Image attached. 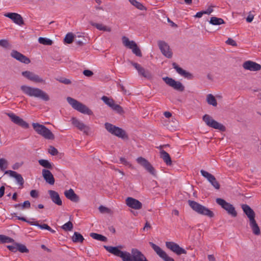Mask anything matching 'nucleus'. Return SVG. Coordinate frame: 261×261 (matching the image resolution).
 I'll list each match as a JSON object with an SVG mask.
<instances>
[{
  "label": "nucleus",
  "mask_w": 261,
  "mask_h": 261,
  "mask_svg": "<svg viewBox=\"0 0 261 261\" xmlns=\"http://www.w3.org/2000/svg\"><path fill=\"white\" fill-rule=\"evenodd\" d=\"M103 247L109 252L120 257L122 261H148L145 255L136 248L132 249L131 253H130L127 251L120 250L119 248H121V246H104Z\"/></svg>",
  "instance_id": "obj_1"
},
{
  "label": "nucleus",
  "mask_w": 261,
  "mask_h": 261,
  "mask_svg": "<svg viewBox=\"0 0 261 261\" xmlns=\"http://www.w3.org/2000/svg\"><path fill=\"white\" fill-rule=\"evenodd\" d=\"M20 89L28 96L37 97L45 101L49 100L48 95L39 88L22 85L20 87Z\"/></svg>",
  "instance_id": "obj_2"
},
{
  "label": "nucleus",
  "mask_w": 261,
  "mask_h": 261,
  "mask_svg": "<svg viewBox=\"0 0 261 261\" xmlns=\"http://www.w3.org/2000/svg\"><path fill=\"white\" fill-rule=\"evenodd\" d=\"M188 203L192 209L199 214L206 216L209 218L214 217V213L206 207L193 200H188Z\"/></svg>",
  "instance_id": "obj_3"
},
{
  "label": "nucleus",
  "mask_w": 261,
  "mask_h": 261,
  "mask_svg": "<svg viewBox=\"0 0 261 261\" xmlns=\"http://www.w3.org/2000/svg\"><path fill=\"white\" fill-rule=\"evenodd\" d=\"M67 101L71 106V107L76 111L88 115H91L93 114V112L91 110H90L86 105L79 102L77 100L72 97H68L67 98Z\"/></svg>",
  "instance_id": "obj_4"
},
{
  "label": "nucleus",
  "mask_w": 261,
  "mask_h": 261,
  "mask_svg": "<svg viewBox=\"0 0 261 261\" xmlns=\"http://www.w3.org/2000/svg\"><path fill=\"white\" fill-rule=\"evenodd\" d=\"M32 126L35 132L45 139L49 140H54L55 139L54 135L44 125L38 123H33Z\"/></svg>",
  "instance_id": "obj_5"
},
{
  "label": "nucleus",
  "mask_w": 261,
  "mask_h": 261,
  "mask_svg": "<svg viewBox=\"0 0 261 261\" xmlns=\"http://www.w3.org/2000/svg\"><path fill=\"white\" fill-rule=\"evenodd\" d=\"M105 127L108 132L113 135L123 139L127 138L125 132L119 127L108 122L105 123Z\"/></svg>",
  "instance_id": "obj_6"
},
{
  "label": "nucleus",
  "mask_w": 261,
  "mask_h": 261,
  "mask_svg": "<svg viewBox=\"0 0 261 261\" xmlns=\"http://www.w3.org/2000/svg\"><path fill=\"white\" fill-rule=\"evenodd\" d=\"M123 44L126 47L131 49L132 52L138 57H142V53L140 49L138 46L137 43L134 41H130L125 36L122 38Z\"/></svg>",
  "instance_id": "obj_7"
},
{
  "label": "nucleus",
  "mask_w": 261,
  "mask_h": 261,
  "mask_svg": "<svg viewBox=\"0 0 261 261\" xmlns=\"http://www.w3.org/2000/svg\"><path fill=\"white\" fill-rule=\"evenodd\" d=\"M202 119L206 124L210 127L219 129L222 132H225L226 130V127L224 125L212 119L209 115L205 114L203 116Z\"/></svg>",
  "instance_id": "obj_8"
},
{
  "label": "nucleus",
  "mask_w": 261,
  "mask_h": 261,
  "mask_svg": "<svg viewBox=\"0 0 261 261\" xmlns=\"http://www.w3.org/2000/svg\"><path fill=\"white\" fill-rule=\"evenodd\" d=\"M216 201L218 204L226 211L228 214L231 215L233 217L237 216V213L235 210V208L231 204L226 202L225 200L220 198H217Z\"/></svg>",
  "instance_id": "obj_9"
},
{
  "label": "nucleus",
  "mask_w": 261,
  "mask_h": 261,
  "mask_svg": "<svg viewBox=\"0 0 261 261\" xmlns=\"http://www.w3.org/2000/svg\"><path fill=\"white\" fill-rule=\"evenodd\" d=\"M163 80L167 85L177 91L183 92L185 90V86L179 81H176L173 79L168 76L163 77Z\"/></svg>",
  "instance_id": "obj_10"
},
{
  "label": "nucleus",
  "mask_w": 261,
  "mask_h": 261,
  "mask_svg": "<svg viewBox=\"0 0 261 261\" xmlns=\"http://www.w3.org/2000/svg\"><path fill=\"white\" fill-rule=\"evenodd\" d=\"M137 162L138 164L143 166L150 174L155 177L156 176L155 169L145 158L139 157L137 159Z\"/></svg>",
  "instance_id": "obj_11"
},
{
  "label": "nucleus",
  "mask_w": 261,
  "mask_h": 261,
  "mask_svg": "<svg viewBox=\"0 0 261 261\" xmlns=\"http://www.w3.org/2000/svg\"><path fill=\"white\" fill-rule=\"evenodd\" d=\"M72 124L78 129L83 132L86 135H89L90 127L84 124L83 122L78 120L76 118L72 117L71 119Z\"/></svg>",
  "instance_id": "obj_12"
},
{
  "label": "nucleus",
  "mask_w": 261,
  "mask_h": 261,
  "mask_svg": "<svg viewBox=\"0 0 261 261\" xmlns=\"http://www.w3.org/2000/svg\"><path fill=\"white\" fill-rule=\"evenodd\" d=\"M150 245L151 246L156 253L165 261H175L174 259L169 256L167 253L163 250L159 246L153 243L149 242Z\"/></svg>",
  "instance_id": "obj_13"
},
{
  "label": "nucleus",
  "mask_w": 261,
  "mask_h": 261,
  "mask_svg": "<svg viewBox=\"0 0 261 261\" xmlns=\"http://www.w3.org/2000/svg\"><path fill=\"white\" fill-rule=\"evenodd\" d=\"M6 115L9 117L11 120L15 124L24 128H28L29 126V124L24 121L22 118L16 115L13 113H7Z\"/></svg>",
  "instance_id": "obj_14"
},
{
  "label": "nucleus",
  "mask_w": 261,
  "mask_h": 261,
  "mask_svg": "<svg viewBox=\"0 0 261 261\" xmlns=\"http://www.w3.org/2000/svg\"><path fill=\"white\" fill-rule=\"evenodd\" d=\"M166 246L177 255H179L187 253V251L185 249L180 247L177 244L173 242H166Z\"/></svg>",
  "instance_id": "obj_15"
},
{
  "label": "nucleus",
  "mask_w": 261,
  "mask_h": 261,
  "mask_svg": "<svg viewBox=\"0 0 261 261\" xmlns=\"http://www.w3.org/2000/svg\"><path fill=\"white\" fill-rule=\"evenodd\" d=\"M200 173L216 189L219 190L220 189V184L213 175L204 170H201Z\"/></svg>",
  "instance_id": "obj_16"
},
{
  "label": "nucleus",
  "mask_w": 261,
  "mask_h": 261,
  "mask_svg": "<svg viewBox=\"0 0 261 261\" xmlns=\"http://www.w3.org/2000/svg\"><path fill=\"white\" fill-rule=\"evenodd\" d=\"M158 44L163 55L168 58H171L172 56V53L168 44L165 41L161 40L158 42Z\"/></svg>",
  "instance_id": "obj_17"
},
{
  "label": "nucleus",
  "mask_w": 261,
  "mask_h": 261,
  "mask_svg": "<svg viewBox=\"0 0 261 261\" xmlns=\"http://www.w3.org/2000/svg\"><path fill=\"white\" fill-rule=\"evenodd\" d=\"M10 55L13 58L24 64H28L31 62L29 58L16 50H12Z\"/></svg>",
  "instance_id": "obj_18"
},
{
  "label": "nucleus",
  "mask_w": 261,
  "mask_h": 261,
  "mask_svg": "<svg viewBox=\"0 0 261 261\" xmlns=\"http://www.w3.org/2000/svg\"><path fill=\"white\" fill-rule=\"evenodd\" d=\"M21 74L24 77L32 82L35 83H42L44 82L43 80L41 77L33 72L25 71L22 72Z\"/></svg>",
  "instance_id": "obj_19"
},
{
  "label": "nucleus",
  "mask_w": 261,
  "mask_h": 261,
  "mask_svg": "<svg viewBox=\"0 0 261 261\" xmlns=\"http://www.w3.org/2000/svg\"><path fill=\"white\" fill-rule=\"evenodd\" d=\"M126 204L135 210H140L142 207V204L138 200L132 197H127L125 200Z\"/></svg>",
  "instance_id": "obj_20"
},
{
  "label": "nucleus",
  "mask_w": 261,
  "mask_h": 261,
  "mask_svg": "<svg viewBox=\"0 0 261 261\" xmlns=\"http://www.w3.org/2000/svg\"><path fill=\"white\" fill-rule=\"evenodd\" d=\"M4 16L11 19L15 23L21 25L24 24V21L21 16L16 13H7Z\"/></svg>",
  "instance_id": "obj_21"
},
{
  "label": "nucleus",
  "mask_w": 261,
  "mask_h": 261,
  "mask_svg": "<svg viewBox=\"0 0 261 261\" xmlns=\"http://www.w3.org/2000/svg\"><path fill=\"white\" fill-rule=\"evenodd\" d=\"M243 67L245 69L253 71L259 70L261 68L260 65L251 61L245 62Z\"/></svg>",
  "instance_id": "obj_22"
},
{
  "label": "nucleus",
  "mask_w": 261,
  "mask_h": 261,
  "mask_svg": "<svg viewBox=\"0 0 261 261\" xmlns=\"http://www.w3.org/2000/svg\"><path fill=\"white\" fill-rule=\"evenodd\" d=\"M172 66L176 70V72L180 75L189 80L193 79V76L192 73L179 67L176 63H173Z\"/></svg>",
  "instance_id": "obj_23"
},
{
  "label": "nucleus",
  "mask_w": 261,
  "mask_h": 261,
  "mask_svg": "<svg viewBox=\"0 0 261 261\" xmlns=\"http://www.w3.org/2000/svg\"><path fill=\"white\" fill-rule=\"evenodd\" d=\"M244 213L248 218L249 221L254 220L255 214L253 210L247 204H243L241 205Z\"/></svg>",
  "instance_id": "obj_24"
},
{
  "label": "nucleus",
  "mask_w": 261,
  "mask_h": 261,
  "mask_svg": "<svg viewBox=\"0 0 261 261\" xmlns=\"http://www.w3.org/2000/svg\"><path fill=\"white\" fill-rule=\"evenodd\" d=\"M48 193L52 201L58 205H62V201L58 193L54 190H48Z\"/></svg>",
  "instance_id": "obj_25"
},
{
  "label": "nucleus",
  "mask_w": 261,
  "mask_h": 261,
  "mask_svg": "<svg viewBox=\"0 0 261 261\" xmlns=\"http://www.w3.org/2000/svg\"><path fill=\"white\" fill-rule=\"evenodd\" d=\"M65 197L72 202H77L80 200L79 196L76 194L73 189H70L64 192Z\"/></svg>",
  "instance_id": "obj_26"
},
{
  "label": "nucleus",
  "mask_w": 261,
  "mask_h": 261,
  "mask_svg": "<svg viewBox=\"0 0 261 261\" xmlns=\"http://www.w3.org/2000/svg\"><path fill=\"white\" fill-rule=\"evenodd\" d=\"M42 176L45 181L49 184L53 185L55 183V178L51 172L47 169L42 170Z\"/></svg>",
  "instance_id": "obj_27"
},
{
  "label": "nucleus",
  "mask_w": 261,
  "mask_h": 261,
  "mask_svg": "<svg viewBox=\"0 0 261 261\" xmlns=\"http://www.w3.org/2000/svg\"><path fill=\"white\" fill-rule=\"evenodd\" d=\"M5 174H9L10 176L14 177L19 185L21 186H23L24 184V180L21 174L12 170H7L5 171Z\"/></svg>",
  "instance_id": "obj_28"
},
{
  "label": "nucleus",
  "mask_w": 261,
  "mask_h": 261,
  "mask_svg": "<svg viewBox=\"0 0 261 261\" xmlns=\"http://www.w3.org/2000/svg\"><path fill=\"white\" fill-rule=\"evenodd\" d=\"M249 225L252 229L253 233L255 235L258 236L260 233V231L259 226H258L255 220H253L249 221Z\"/></svg>",
  "instance_id": "obj_29"
},
{
  "label": "nucleus",
  "mask_w": 261,
  "mask_h": 261,
  "mask_svg": "<svg viewBox=\"0 0 261 261\" xmlns=\"http://www.w3.org/2000/svg\"><path fill=\"white\" fill-rule=\"evenodd\" d=\"M90 23L91 25L95 27L98 30L108 32H110L111 31V28L110 27L105 25L102 23H95L93 21H90Z\"/></svg>",
  "instance_id": "obj_30"
},
{
  "label": "nucleus",
  "mask_w": 261,
  "mask_h": 261,
  "mask_svg": "<svg viewBox=\"0 0 261 261\" xmlns=\"http://www.w3.org/2000/svg\"><path fill=\"white\" fill-rule=\"evenodd\" d=\"M161 157L167 165H171L172 161L169 154L164 150L160 151Z\"/></svg>",
  "instance_id": "obj_31"
},
{
  "label": "nucleus",
  "mask_w": 261,
  "mask_h": 261,
  "mask_svg": "<svg viewBox=\"0 0 261 261\" xmlns=\"http://www.w3.org/2000/svg\"><path fill=\"white\" fill-rule=\"evenodd\" d=\"M209 22L214 25H218L225 23V21L223 19L216 17H212Z\"/></svg>",
  "instance_id": "obj_32"
},
{
  "label": "nucleus",
  "mask_w": 261,
  "mask_h": 261,
  "mask_svg": "<svg viewBox=\"0 0 261 261\" xmlns=\"http://www.w3.org/2000/svg\"><path fill=\"white\" fill-rule=\"evenodd\" d=\"M72 240L74 243H82L84 238L80 233L74 232L72 237Z\"/></svg>",
  "instance_id": "obj_33"
},
{
  "label": "nucleus",
  "mask_w": 261,
  "mask_h": 261,
  "mask_svg": "<svg viewBox=\"0 0 261 261\" xmlns=\"http://www.w3.org/2000/svg\"><path fill=\"white\" fill-rule=\"evenodd\" d=\"M206 101L208 104L212 105L214 107H216L217 102L215 96L212 94H208L206 96Z\"/></svg>",
  "instance_id": "obj_34"
},
{
  "label": "nucleus",
  "mask_w": 261,
  "mask_h": 261,
  "mask_svg": "<svg viewBox=\"0 0 261 261\" xmlns=\"http://www.w3.org/2000/svg\"><path fill=\"white\" fill-rule=\"evenodd\" d=\"M90 236L95 240L102 242H106L107 241V237L96 233L91 232L90 233Z\"/></svg>",
  "instance_id": "obj_35"
},
{
  "label": "nucleus",
  "mask_w": 261,
  "mask_h": 261,
  "mask_svg": "<svg viewBox=\"0 0 261 261\" xmlns=\"http://www.w3.org/2000/svg\"><path fill=\"white\" fill-rule=\"evenodd\" d=\"M139 74L146 79H150L152 77L151 73L147 70H145L143 67H141L139 71Z\"/></svg>",
  "instance_id": "obj_36"
},
{
  "label": "nucleus",
  "mask_w": 261,
  "mask_h": 261,
  "mask_svg": "<svg viewBox=\"0 0 261 261\" xmlns=\"http://www.w3.org/2000/svg\"><path fill=\"white\" fill-rule=\"evenodd\" d=\"M14 207L16 208L21 207L22 210H24L25 208H30L31 207V203L29 200H26L24 201L23 203H18L14 205Z\"/></svg>",
  "instance_id": "obj_37"
},
{
  "label": "nucleus",
  "mask_w": 261,
  "mask_h": 261,
  "mask_svg": "<svg viewBox=\"0 0 261 261\" xmlns=\"http://www.w3.org/2000/svg\"><path fill=\"white\" fill-rule=\"evenodd\" d=\"M38 162L41 166L44 168L49 169L53 168L52 164L48 160L40 159L38 161Z\"/></svg>",
  "instance_id": "obj_38"
},
{
  "label": "nucleus",
  "mask_w": 261,
  "mask_h": 261,
  "mask_svg": "<svg viewBox=\"0 0 261 261\" xmlns=\"http://www.w3.org/2000/svg\"><path fill=\"white\" fill-rule=\"evenodd\" d=\"M101 100L108 106L112 108L113 105L115 103L114 100L112 98H110L109 97L106 96H103L101 97Z\"/></svg>",
  "instance_id": "obj_39"
},
{
  "label": "nucleus",
  "mask_w": 261,
  "mask_h": 261,
  "mask_svg": "<svg viewBox=\"0 0 261 261\" xmlns=\"http://www.w3.org/2000/svg\"><path fill=\"white\" fill-rule=\"evenodd\" d=\"M13 242H14V240L12 238L5 235L0 234V244L9 243Z\"/></svg>",
  "instance_id": "obj_40"
},
{
  "label": "nucleus",
  "mask_w": 261,
  "mask_h": 261,
  "mask_svg": "<svg viewBox=\"0 0 261 261\" xmlns=\"http://www.w3.org/2000/svg\"><path fill=\"white\" fill-rule=\"evenodd\" d=\"M38 41L40 44L46 45H51L53 43L51 40L43 37L39 38Z\"/></svg>",
  "instance_id": "obj_41"
},
{
  "label": "nucleus",
  "mask_w": 261,
  "mask_h": 261,
  "mask_svg": "<svg viewBox=\"0 0 261 261\" xmlns=\"http://www.w3.org/2000/svg\"><path fill=\"white\" fill-rule=\"evenodd\" d=\"M74 35L71 33H68L64 38V42L67 44L71 43L73 41Z\"/></svg>",
  "instance_id": "obj_42"
},
{
  "label": "nucleus",
  "mask_w": 261,
  "mask_h": 261,
  "mask_svg": "<svg viewBox=\"0 0 261 261\" xmlns=\"http://www.w3.org/2000/svg\"><path fill=\"white\" fill-rule=\"evenodd\" d=\"M129 2L133 6H135L137 8L140 10H143L145 9L144 6L142 4L137 1L136 0H129Z\"/></svg>",
  "instance_id": "obj_43"
},
{
  "label": "nucleus",
  "mask_w": 261,
  "mask_h": 261,
  "mask_svg": "<svg viewBox=\"0 0 261 261\" xmlns=\"http://www.w3.org/2000/svg\"><path fill=\"white\" fill-rule=\"evenodd\" d=\"M17 251L21 253H28L29 252V249L24 245L18 243L17 244Z\"/></svg>",
  "instance_id": "obj_44"
},
{
  "label": "nucleus",
  "mask_w": 261,
  "mask_h": 261,
  "mask_svg": "<svg viewBox=\"0 0 261 261\" xmlns=\"http://www.w3.org/2000/svg\"><path fill=\"white\" fill-rule=\"evenodd\" d=\"M62 228L65 231H71L73 228V224L71 222L68 221L62 226Z\"/></svg>",
  "instance_id": "obj_45"
},
{
  "label": "nucleus",
  "mask_w": 261,
  "mask_h": 261,
  "mask_svg": "<svg viewBox=\"0 0 261 261\" xmlns=\"http://www.w3.org/2000/svg\"><path fill=\"white\" fill-rule=\"evenodd\" d=\"M8 163L6 160L3 158L0 159V169L4 171L7 168Z\"/></svg>",
  "instance_id": "obj_46"
},
{
  "label": "nucleus",
  "mask_w": 261,
  "mask_h": 261,
  "mask_svg": "<svg viewBox=\"0 0 261 261\" xmlns=\"http://www.w3.org/2000/svg\"><path fill=\"white\" fill-rule=\"evenodd\" d=\"M0 46L5 48H10L11 47L8 41L6 39L0 40Z\"/></svg>",
  "instance_id": "obj_47"
},
{
  "label": "nucleus",
  "mask_w": 261,
  "mask_h": 261,
  "mask_svg": "<svg viewBox=\"0 0 261 261\" xmlns=\"http://www.w3.org/2000/svg\"><path fill=\"white\" fill-rule=\"evenodd\" d=\"M111 108L119 114H122L123 113L122 108L117 104L114 103Z\"/></svg>",
  "instance_id": "obj_48"
},
{
  "label": "nucleus",
  "mask_w": 261,
  "mask_h": 261,
  "mask_svg": "<svg viewBox=\"0 0 261 261\" xmlns=\"http://www.w3.org/2000/svg\"><path fill=\"white\" fill-rule=\"evenodd\" d=\"M12 243H14L12 245H8L7 247L11 252H16L17 251L18 243L14 242V241Z\"/></svg>",
  "instance_id": "obj_49"
},
{
  "label": "nucleus",
  "mask_w": 261,
  "mask_h": 261,
  "mask_svg": "<svg viewBox=\"0 0 261 261\" xmlns=\"http://www.w3.org/2000/svg\"><path fill=\"white\" fill-rule=\"evenodd\" d=\"M48 152L52 155H56L58 153V151L55 147L50 146L48 149Z\"/></svg>",
  "instance_id": "obj_50"
},
{
  "label": "nucleus",
  "mask_w": 261,
  "mask_h": 261,
  "mask_svg": "<svg viewBox=\"0 0 261 261\" xmlns=\"http://www.w3.org/2000/svg\"><path fill=\"white\" fill-rule=\"evenodd\" d=\"M98 210L101 213H109L110 212V210L103 205L99 206Z\"/></svg>",
  "instance_id": "obj_51"
},
{
  "label": "nucleus",
  "mask_w": 261,
  "mask_h": 261,
  "mask_svg": "<svg viewBox=\"0 0 261 261\" xmlns=\"http://www.w3.org/2000/svg\"><path fill=\"white\" fill-rule=\"evenodd\" d=\"M36 226H38L41 229H46V230L50 229V227L46 224H40L38 223V224L36 225Z\"/></svg>",
  "instance_id": "obj_52"
},
{
  "label": "nucleus",
  "mask_w": 261,
  "mask_h": 261,
  "mask_svg": "<svg viewBox=\"0 0 261 261\" xmlns=\"http://www.w3.org/2000/svg\"><path fill=\"white\" fill-rule=\"evenodd\" d=\"M226 43L232 46H236L237 45L236 42L230 38L226 41Z\"/></svg>",
  "instance_id": "obj_53"
},
{
  "label": "nucleus",
  "mask_w": 261,
  "mask_h": 261,
  "mask_svg": "<svg viewBox=\"0 0 261 261\" xmlns=\"http://www.w3.org/2000/svg\"><path fill=\"white\" fill-rule=\"evenodd\" d=\"M83 73L84 75L88 77H91L93 75V72L92 71L88 69L84 70Z\"/></svg>",
  "instance_id": "obj_54"
},
{
  "label": "nucleus",
  "mask_w": 261,
  "mask_h": 261,
  "mask_svg": "<svg viewBox=\"0 0 261 261\" xmlns=\"http://www.w3.org/2000/svg\"><path fill=\"white\" fill-rule=\"evenodd\" d=\"M129 62L138 71H139L140 68L142 67V66L140 64L137 63L133 62V61H129Z\"/></svg>",
  "instance_id": "obj_55"
},
{
  "label": "nucleus",
  "mask_w": 261,
  "mask_h": 261,
  "mask_svg": "<svg viewBox=\"0 0 261 261\" xmlns=\"http://www.w3.org/2000/svg\"><path fill=\"white\" fill-rule=\"evenodd\" d=\"M30 195L33 198H37L38 197V192L35 190H32L30 192Z\"/></svg>",
  "instance_id": "obj_56"
},
{
  "label": "nucleus",
  "mask_w": 261,
  "mask_h": 261,
  "mask_svg": "<svg viewBox=\"0 0 261 261\" xmlns=\"http://www.w3.org/2000/svg\"><path fill=\"white\" fill-rule=\"evenodd\" d=\"M254 18V15L251 14V12L249 13L248 16L246 18V21L248 22H251Z\"/></svg>",
  "instance_id": "obj_57"
},
{
  "label": "nucleus",
  "mask_w": 261,
  "mask_h": 261,
  "mask_svg": "<svg viewBox=\"0 0 261 261\" xmlns=\"http://www.w3.org/2000/svg\"><path fill=\"white\" fill-rule=\"evenodd\" d=\"M59 81H60V82H61L62 83L67 84V85L71 84L70 80L69 79H67L62 78L59 80Z\"/></svg>",
  "instance_id": "obj_58"
},
{
  "label": "nucleus",
  "mask_w": 261,
  "mask_h": 261,
  "mask_svg": "<svg viewBox=\"0 0 261 261\" xmlns=\"http://www.w3.org/2000/svg\"><path fill=\"white\" fill-rule=\"evenodd\" d=\"M120 161L121 162V163L125 165H129L130 166H131V164L128 161H127V160L124 158H120Z\"/></svg>",
  "instance_id": "obj_59"
},
{
  "label": "nucleus",
  "mask_w": 261,
  "mask_h": 261,
  "mask_svg": "<svg viewBox=\"0 0 261 261\" xmlns=\"http://www.w3.org/2000/svg\"><path fill=\"white\" fill-rule=\"evenodd\" d=\"M213 6H210L206 10L203 11L205 12V14L210 15L211 13H212L213 12Z\"/></svg>",
  "instance_id": "obj_60"
},
{
  "label": "nucleus",
  "mask_w": 261,
  "mask_h": 261,
  "mask_svg": "<svg viewBox=\"0 0 261 261\" xmlns=\"http://www.w3.org/2000/svg\"><path fill=\"white\" fill-rule=\"evenodd\" d=\"M203 14H205V12L203 11L197 12L194 16L195 17L201 18Z\"/></svg>",
  "instance_id": "obj_61"
},
{
  "label": "nucleus",
  "mask_w": 261,
  "mask_h": 261,
  "mask_svg": "<svg viewBox=\"0 0 261 261\" xmlns=\"http://www.w3.org/2000/svg\"><path fill=\"white\" fill-rule=\"evenodd\" d=\"M5 187L2 186L0 187V198H2L5 193Z\"/></svg>",
  "instance_id": "obj_62"
},
{
  "label": "nucleus",
  "mask_w": 261,
  "mask_h": 261,
  "mask_svg": "<svg viewBox=\"0 0 261 261\" xmlns=\"http://www.w3.org/2000/svg\"><path fill=\"white\" fill-rule=\"evenodd\" d=\"M41 248L44 250L45 251H47V252H50L51 251L50 249L48 248L45 246V245L42 244L41 245Z\"/></svg>",
  "instance_id": "obj_63"
},
{
  "label": "nucleus",
  "mask_w": 261,
  "mask_h": 261,
  "mask_svg": "<svg viewBox=\"0 0 261 261\" xmlns=\"http://www.w3.org/2000/svg\"><path fill=\"white\" fill-rule=\"evenodd\" d=\"M207 257L209 261H215V258L213 255H208Z\"/></svg>",
  "instance_id": "obj_64"
}]
</instances>
